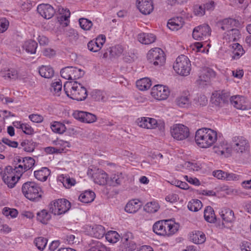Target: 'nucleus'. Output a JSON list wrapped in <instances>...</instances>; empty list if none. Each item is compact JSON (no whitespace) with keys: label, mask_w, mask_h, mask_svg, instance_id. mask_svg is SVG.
Here are the masks:
<instances>
[{"label":"nucleus","mask_w":251,"mask_h":251,"mask_svg":"<svg viewBox=\"0 0 251 251\" xmlns=\"http://www.w3.org/2000/svg\"><path fill=\"white\" fill-rule=\"evenodd\" d=\"M230 101L233 106L237 109L245 110L251 108L250 104L244 97L234 96L231 98Z\"/></svg>","instance_id":"nucleus-18"},{"label":"nucleus","mask_w":251,"mask_h":251,"mask_svg":"<svg viewBox=\"0 0 251 251\" xmlns=\"http://www.w3.org/2000/svg\"><path fill=\"white\" fill-rule=\"evenodd\" d=\"M71 80L76 79L81 77L84 74L83 70L74 67H70Z\"/></svg>","instance_id":"nucleus-48"},{"label":"nucleus","mask_w":251,"mask_h":251,"mask_svg":"<svg viewBox=\"0 0 251 251\" xmlns=\"http://www.w3.org/2000/svg\"><path fill=\"white\" fill-rule=\"evenodd\" d=\"M219 214L225 222L230 223L234 220V213L229 209L223 208L219 212Z\"/></svg>","instance_id":"nucleus-41"},{"label":"nucleus","mask_w":251,"mask_h":251,"mask_svg":"<svg viewBox=\"0 0 251 251\" xmlns=\"http://www.w3.org/2000/svg\"><path fill=\"white\" fill-rule=\"evenodd\" d=\"M51 212L55 215L65 214L71 208V205H50Z\"/></svg>","instance_id":"nucleus-34"},{"label":"nucleus","mask_w":251,"mask_h":251,"mask_svg":"<svg viewBox=\"0 0 251 251\" xmlns=\"http://www.w3.org/2000/svg\"><path fill=\"white\" fill-rule=\"evenodd\" d=\"M15 161L17 162L15 167L16 171L22 175L24 172L31 169L35 164L34 159L31 157L17 156Z\"/></svg>","instance_id":"nucleus-10"},{"label":"nucleus","mask_w":251,"mask_h":251,"mask_svg":"<svg viewBox=\"0 0 251 251\" xmlns=\"http://www.w3.org/2000/svg\"><path fill=\"white\" fill-rule=\"evenodd\" d=\"M34 243L39 250L42 251L46 247L48 240L46 238L39 237L35 239Z\"/></svg>","instance_id":"nucleus-52"},{"label":"nucleus","mask_w":251,"mask_h":251,"mask_svg":"<svg viewBox=\"0 0 251 251\" xmlns=\"http://www.w3.org/2000/svg\"><path fill=\"white\" fill-rule=\"evenodd\" d=\"M38 71L40 75L45 78H50L54 75V71L50 66L42 65L39 68Z\"/></svg>","instance_id":"nucleus-40"},{"label":"nucleus","mask_w":251,"mask_h":251,"mask_svg":"<svg viewBox=\"0 0 251 251\" xmlns=\"http://www.w3.org/2000/svg\"><path fill=\"white\" fill-rule=\"evenodd\" d=\"M190 240L194 243L201 244L203 243L206 240L205 234L200 231H194L189 234Z\"/></svg>","instance_id":"nucleus-32"},{"label":"nucleus","mask_w":251,"mask_h":251,"mask_svg":"<svg viewBox=\"0 0 251 251\" xmlns=\"http://www.w3.org/2000/svg\"><path fill=\"white\" fill-rule=\"evenodd\" d=\"M193 13L198 16H202L205 14V11L203 5L196 4L193 9Z\"/></svg>","instance_id":"nucleus-56"},{"label":"nucleus","mask_w":251,"mask_h":251,"mask_svg":"<svg viewBox=\"0 0 251 251\" xmlns=\"http://www.w3.org/2000/svg\"><path fill=\"white\" fill-rule=\"evenodd\" d=\"M50 127L54 133L62 134L65 132L66 127L64 124L58 121H53L50 124Z\"/></svg>","instance_id":"nucleus-37"},{"label":"nucleus","mask_w":251,"mask_h":251,"mask_svg":"<svg viewBox=\"0 0 251 251\" xmlns=\"http://www.w3.org/2000/svg\"><path fill=\"white\" fill-rule=\"evenodd\" d=\"M62 89V83L60 80L53 82L51 84V91L56 96H59Z\"/></svg>","instance_id":"nucleus-54"},{"label":"nucleus","mask_w":251,"mask_h":251,"mask_svg":"<svg viewBox=\"0 0 251 251\" xmlns=\"http://www.w3.org/2000/svg\"><path fill=\"white\" fill-rule=\"evenodd\" d=\"M23 150L26 152H32L35 147V143L32 140H25L21 143Z\"/></svg>","instance_id":"nucleus-51"},{"label":"nucleus","mask_w":251,"mask_h":251,"mask_svg":"<svg viewBox=\"0 0 251 251\" xmlns=\"http://www.w3.org/2000/svg\"><path fill=\"white\" fill-rule=\"evenodd\" d=\"M171 184L184 190H187L189 188V186L186 182L179 180H173L171 181Z\"/></svg>","instance_id":"nucleus-59"},{"label":"nucleus","mask_w":251,"mask_h":251,"mask_svg":"<svg viewBox=\"0 0 251 251\" xmlns=\"http://www.w3.org/2000/svg\"><path fill=\"white\" fill-rule=\"evenodd\" d=\"M37 46V43L35 41L29 40L24 42L22 48L27 53L33 54L36 53Z\"/></svg>","instance_id":"nucleus-35"},{"label":"nucleus","mask_w":251,"mask_h":251,"mask_svg":"<svg viewBox=\"0 0 251 251\" xmlns=\"http://www.w3.org/2000/svg\"><path fill=\"white\" fill-rule=\"evenodd\" d=\"M50 170L47 167H42L38 170L35 171L34 175L36 179L41 181H45L50 175Z\"/></svg>","instance_id":"nucleus-36"},{"label":"nucleus","mask_w":251,"mask_h":251,"mask_svg":"<svg viewBox=\"0 0 251 251\" xmlns=\"http://www.w3.org/2000/svg\"><path fill=\"white\" fill-rule=\"evenodd\" d=\"M79 24L80 27L84 30H89L93 26L92 22L86 18H80L79 20Z\"/></svg>","instance_id":"nucleus-53"},{"label":"nucleus","mask_w":251,"mask_h":251,"mask_svg":"<svg viewBox=\"0 0 251 251\" xmlns=\"http://www.w3.org/2000/svg\"><path fill=\"white\" fill-rule=\"evenodd\" d=\"M221 135V133L216 130L210 128H201L196 132L195 141L200 148L206 149L212 147Z\"/></svg>","instance_id":"nucleus-1"},{"label":"nucleus","mask_w":251,"mask_h":251,"mask_svg":"<svg viewBox=\"0 0 251 251\" xmlns=\"http://www.w3.org/2000/svg\"><path fill=\"white\" fill-rule=\"evenodd\" d=\"M184 167L190 171H198L201 168V165L195 160H193L185 162Z\"/></svg>","instance_id":"nucleus-49"},{"label":"nucleus","mask_w":251,"mask_h":251,"mask_svg":"<svg viewBox=\"0 0 251 251\" xmlns=\"http://www.w3.org/2000/svg\"><path fill=\"white\" fill-rule=\"evenodd\" d=\"M92 178L94 182L99 185L108 184V175L102 170L97 169L93 173Z\"/></svg>","instance_id":"nucleus-23"},{"label":"nucleus","mask_w":251,"mask_h":251,"mask_svg":"<svg viewBox=\"0 0 251 251\" xmlns=\"http://www.w3.org/2000/svg\"><path fill=\"white\" fill-rule=\"evenodd\" d=\"M105 41V36L102 34L100 35L95 39L88 42V49L91 51L98 52L102 48Z\"/></svg>","instance_id":"nucleus-19"},{"label":"nucleus","mask_w":251,"mask_h":251,"mask_svg":"<svg viewBox=\"0 0 251 251\" xmlns=\"http://www.w3.org/2000/svg\"><path fill=\"white\" fill-rule=\"evenodd\" d=\"M184 178L188 183L194 186H199L201 184L200 181L196 177L184 176Z\"/></svg>","instance_id":"nucleus-62"},{"label":"nucleus","mask_w":251,"mask_h":251,"mask_svg":"<svg viewBox=\"0 0 251 251\" xmlns=\"http://www.w3.org/2000/svg\"><path fill=\"white\" fill-rule=\"evenodd\" d=\"M57 181L63 184L64 187L69 189L76 184V180L75 178L71 177L67 175H59L57 178Z\"/></svg>","instance_id":"nucleus-26"},{"label":"nucleus","mask_w":251,"mask_h":251,"mask_svg":"<svg viewBox=\"0 0 251 251\" xmlns=\"http://www.w3.org/2000/svg\"><path fill=\"white\" fill-rule=\"evenodd\" d=\"M22 192L25 197L33 202H38L41 199L43 192L37 184L33 181L26 182L22 187Z\"/></svg>","instance_id":"nucleus-4"},{"label":"nucleus","mask_w":251,"mask_h":251,"mask_svg":"<svg viewBox=\"0 0 251 251\" xmlns=\"http://www.w3.org/2000/svg\"><path fill=\"white\" fill-rule=\"evenodd\" d=\"M13 125L16 128L22 130L25 134L32 135L34 133L33 128L27 123L15 121Z\"/></svg>","instance_id":"nucleus-31"},{"label":"nucleus","mask_w":251,"mask_h":251,"mask_svg":"<svg viewBox=\"0 0 251 251\" xmlns=\"http://www.w3.org/2000/svg\"><path fill=\"white\" fill-rule=\"evenodd\" d=\"M210 28L207 25H199L193 31V37L196 40H204L210 35Z\"/></svg>","instance_id":"nucleus-15"},{"label":"nucleus","mask_w":251,"mask_h":251,"mask_svg":"<svg viewBox=\"0 0 251 251\" xmlns=\"http://www.w3.org/2000/svg\"><path fill=\"white\" fill-rule=\"evenodd\" d=\"M239 22L235 19L227 18L224 19L221 23V28L225 32L231 30L232 29H237Z\"/></svg>","instance_id":"nucleus-24"},{"label":"nucleus","mask_w":251,"mask_h":251,"mask_svg":"<svg viewBox=\"0 0 251 251\" xmlns=\"http://www.w3.org/2000/svg\"><path fill=\"white\" fill-rule=\"evenodd\" d=\"M51 216L47 210L43 209L37 213V219L41 223L46 225L50 221Z\"/></svg>","instance_id":"nucleus-39"},{"label":"nucleus","mask_w":251,"mask_h":251,"mask_svg":"<svg viewBox=\"0 0 251 251\" xmlns=\"http://www.w3.org/2000/svg\"><path fill=\"white\" fill-rule=\"evenodd\" d=\"M9 21L6 18L0 19V33L4 32L8 28Z\"/></svg>","instance_id":"nucleus-61"},{"label":"nucleus","mask_w":251,"mask_h":251,"mask_svg":"<svg viewBox=\"0 0 251 251\" xmlns=\"http://www.w3.org/2000/svg\"><path fill=\"white\" fill-rule=\"evenodd\" d=\"M89 251H110V249L98 241H93L90 244Z\"/></svg>","instance_id":"nucleus-45"},{"label":"nucleus","mask_w":251,"mask_h":251,"mask_svg":"<svg viewBox=\"0 0 251 251\" xmlns=\"http://www.w3.org/2000/svg\"><path fill=\"white\" fill-rule=\"evenodd\" d=\"M173 68L177 75L180 76H186L190 74L191 63L187 56L180 55L177 57L174 62Z\"/></svg>","instance_id":"nucleus-5"},{"label":"nucleus","mask_w":251,"mask_h":251,"mask_svg":"<svg viewBox=\"0 0 251 251\" xmlns=\"http://www.w3.org/2000/svg\"><path fill=\"white\" fill-rule=\"evenodd\" d=\"M206 97L203 95H200L194 99L195 103L197 105L204 106L207 103Z\"/></svg>","instance_id":"nucleus-57"},{"label":"nucleus","mask_w":251,"mask_h":251,"mask_svg":"<svg viewBox=\"0 0 251 251\" xmlns=\"http://www.w3.org/2000/svg\"><path fill=\"white\" fill-rule=\"evenodd\" d=\"M73 116L76 120L87 124L93 123L97 120L95 115L83 111L75 110L73 112Z\"/></svg>","instance_id":"nucleus-14"},{"label":"nucleus","mask_w":251,"mask_h":251,"mask_svg":"<svg viewBox=\"0 0 251 251\" xmlns=\"http://www.w3.org/2000/svg\"><path fill=\"white\" fill-rule=\"evenodd\" d=\"M22 175L16 171L11 166H7L2 174V178L4 182L9 188H13L20 178Z\"/></svg>","instance_id":"nucleus-7"},{"label":"nucleus","mask_w":251,"mask_h":251,"mask_svg":"<svg viewBox=\"0 0 251 251\" xmlns=\"http://www.w3.org/2000/svg\"><path fill=\"white\" fill-rule=\"evenodd\" d=\"M140 208V205H126L125 210L128 213H134Z\"/></svg>","instance_id":"nucleus-63"},{"label":"nucleus","mask_w":251,"mask_h":251,"mask_svg":"<svg viewBox=\"0 0 251 251\" xmlns=\"http://www.w3.org/2000/svg\"><path fill=\"white\" fill-rule=\"evenodd\" d=\"M136 6L140 12L146 15L150 14L154 9L152 0H137Z\"/></svg>","instance_id":"nucleus-17"},{"label":"nucleus","mask_w":251,"mask_h":251,"mask_svg":"<svg viewBox=\"0 0 251 251\" xmlns=\"http://www.w3.org/2000/svg\"><path fill=\"white\" fill-rule=\"evenodd\" d=\"M232 151L238 154H242L246 152L248 148L247 141L243 137L236 136L232 140Z\"/></svg>","instance_id":"nucleus-13"},{"label":"nucleus","mask_w":251,"mask_h":251,"mask_svg":"<svg viewBox=\"0 0 251 251\" xmlns=\"http://www.w3.org/2000/svg\"><path fill=\"white\" fill-rule=\"evenodd\" d=\"M170 133L172 137L177 141L185 140L190 135L189 128L182 124L173 125L170 128Z\"/></svg>","instance_id":"nucleus-9"},{"label":"nucleus","mask_w":251,"mask_h":251,"mask_svg":"<svg viewBox=\"0 0 251 251\" xmlns=\"http://www.w3.org/2000/svg\"><path fill=\"white\" fill-rule=\"evenodd\" d=\"M59 13L60 14L59 21L63 25L67 26L69 23V18L70 17V12L69 9L64 8H60L58 9Z\"/></svg>","instance_id":"nucleus-38"},{"label":"nucleus","mask_w":251,"mask_h":251,"mask_svg":"<svg viewBox=\"0 0 251 251\" xmlns=\"http://www.w3.org/2000/svg\"><path fill=\"white\" fill-rule=\"evenodd\" d=\"M210 101L211 103L216 106H220L224 102L221 93L219 91H216L213 93Z\"/></svg>","instance_id":"nucleus-47"},{"label":"nucleus","mask_w":251,"mask_h":251,"mask_svg":"<svg viewBox=\"0 0 251 251\" xmlns=\"http://www.w3.org/2000/svg\"><path fill=\"white\" fill-rule=\"evenodd\" d=\"M64 89L67 96L77 101L84 100L87 96L86 88L76 81H67L64 83Z\"/></svg>","instance_id":"nucleus-3"},{"label":"nucleus","mask_w":251,"mask_h":251,"mask_svg":"<svg viewBox=\"0 0 251 251\" xmlns=\"http://www.w3.org/2000/svg\"><path fill=\"white\" fill-rule=\"evenodd\" d=\"M231 58L233 60H238L245 54V50L242 46L238 43H233L230 45Z\"/></svg>","instance_id":"nucleus-25"},{"label":"nucleus","mask_w":251,"mask_h":251,"mask_svg":"<svg viewBox=\"0 0 251 251\" xmlns=\"http://www.w3.org/2000/svg\"><path fill=\"white\" fill-rule=\"evenodd\" d=\"M137 39L142 44L149 45L155 42L156 37L152 33L141 32L138 34Z\"/></svg>","instance_id":"nucleus-30"},{"label":"nucleus","mask_w":251,"mask_h":251,"mask_svg":"<svg viewBox=\"0 0 251 251\" xmlns=\"http://www.w3.org/2000/svg\"><path fill=\"white\" fill-rule=\"evenodd\" d=\"M215 72L212 69H206L202 71L200 75V84H204V82L207 84L210 82L212 78L215 76Z\"/></svg>","instance_id":"nucleus-28"},{"label":"nucleus","mask_w":251,"mask_h":251,"mask_svg":"<svg viewBox=\"0 0 251 251\" xmlns=\"http://www.w3.org/2000/svg\"><path fill=\"white\" fill-rule=\"evenodd\" d=\"M0 75L5 79H15L18 78L24 82H27L30 78V75L27 74H19L18 72L14 69L3 70L0 72Z\"/></svg>","instance_id":"nucleus-12"},{"label":"nucleus","mask_w":251,"mask_h":251,"mask_svg":"<svg viewBox=\"0 0 251 251\" xmlns=\"http://www.w3.org/2000/svg\"><path fill=\"white\" fill-rule=\"evenodd\" d=\"M151 85V81L149 77H144L136 81V86L141 91L149 89Z\"/></svg>","instance_id":"nucleus-42"},{"label":"nucleus","mask_w":251,"mask_h":251,"mask_svg":"<svg viewBox=\"0 0 251 251\" xmlns=\"http://www.w3.org/2000/svg\"><path fill=\"white\" fill-rule=\"evenodd\" d=\"M4 215L8 218H15L18 215V211L16 209L5 207L2 211Z\"/></svg>","instance_id":"nucleus-55"},{"label":"nucleus","mask_w":251,"mask_h":251,"mask_svg":"<svg viewBox=\"0 0 251 251\" xmlns=\"http://www.w3.org/2000/svg\"><path fill=\"white\" fill-rule=\"evenodd\" d=\"M123 177L121 173H117L111 176L110 179H108V185L110 186H116L121 183Z\"/></svg>","instance_id":"nucleus-50"},{"label":"nucleus","mask_w":251,"mask_h":251,"mask_svg":"<svg viewBox=\"0 0 251 251\" xmlns=\"http://www.w3.org/2000/svg\"><path fill=\"white\" fill-rule=\"evenodd\" d=\"M106 240L111 243H116L120 239V236L116 231L110 230L105 234Z\"/></svg>","instance_id":"nucleus-46"},{"label":"nucleus","mask_w":251,"mask_h":251,"mask_svg":"<svg viewBox=\"0 0 251 251\" xmlns=\"http://www.w3.org/2000/svg\"><path fill=\"white\" fill-rule=\"evenodd\" d=\"M240 33L238 29H232L231 30L225 32L223 34V40L226 43L235 42L240 38Z\"/></svg>","instance_id":"nucleus-29"},{"label":"nucleus","mask_w":251,"mask_h":251,"mask_svg":"<svg viewBox=\"0 0 251 251\" xmlns=\"http://www.w3.org/2000/svg\"><path fill=\"white\" fill-rule=\"evenodd\" d=\"M204 219L209 223H214L216 221V217L214 210L210 206H207L204 211Z\"/></svg>","instance_id":"nucleus-44"},{"label":"nucleus","mask_w":251,"mask_h":251,"mask_svg":"<svg viewBox=\"0 0 251 251\" xmlns=\"http://www.w3.org/2000/svg\"><path fill=\"white\" fill-rule=\"evenodd\" d=\"M207 46L209 48L211 46L209 44H208ZM189 49L192 52L195 53L201 52L207 53L209 51V49L206 50H205L203 48V45L201 42H195L191 44L189 46Z\"/></svg>","instance_id":"nucleus-43"},{"label":"nucleus","mask_w":251,"mask_h":251,"mask_svg":"<svg viewBox=\"0 0 251 251\" xmlns=\"http://www.w3.org/2000/svg\"><path fill=\"white\" fill-rule=\"evenodd\" d=\"M88 234L98 239L102 238L105 234V228L101 225H95L87 228Z\"/></svg>","instance_id":"nucleus-21"},{"label":"nucleus","mask_w":251,"mask_h":251,"mask_svg":"<svg viewBox=\"0 0 251 251\" xmlns=\"http://www.w3.org/2000/svg\"><path fill=\"white\" fill-rule=\"evenodd\" d=\"M138 125L139 126L148 129L157 128L160 131L163 132L165 129V123L163 121L149 117H141L138 119Z\"/></svg>","instance_id":"nucleus-8"},{"label":"nucleus","mask_w":251,"mask_h":251,"mask_svg":"<svg viewBox=\"0 0 251 251\" xmlns=\"http://www.w3.org/2000/svg\"><path fill=\"white\" fill-rule=\"evenodd\" d=\"M241 251H251V243L248 241H243L240 245Z\"/></svg>","instance_id":"nucleus-64"},{"label":"nucleus","mask_w":251,"mask_h":251,"mask_svg":"<svg viewBox=\"0 0 251 251\" xmlns=\"http://www.w3.org/2000/svg\"><path fill=\"white\" fill-rule=\"evenodd\" d=\"M95 197V193L93 191L89 190L81 193L78 197V199L81 202L89 203L93 202Z\"/></svg>","instance_id":"nucleus-33"},{"label":"nucleus","mask_w":251,"mask_h":251,"mask_svg":"<svg viewBox=\"0 0 251 251\" xmlns=\"http://www.w3.org/2000/svg\"><path fill=\"white\" fill-rule=\"evenodd\" d=\"M184 23L181 17H177L170 19L167 23V26L172 31H177L183 27Z\"/></svg>","instance_id":"nucleus-27"},{"label":"nucleus","mask_w":251,"mask_h":251,"mask_svg":"<svg viewBox=\"0 0 251 251\" xmlns=\"http://www.w3.org/2000/svg\"><path fill=\"white\" fill-rule=\"evenodd\" d=\"M177 104L180 107H186L190 104V100L187 96H181L177 100Z\"/></svg>","instance_id":"nucleus-58"},{"label":"nucleus","mask_w":251,"mask_h":251,"mask_svg":"<svg viewBox=\"0 0 251 251\" xmlns=\"http://www.w3.org/2000/svg\"><path fill=\"white\" fill-rule=\"evenodd\" d=\"M170 94L169 87L166 85L157 84L151 88V95L156 100L161 101L167 100Z\"/></svg>","instance_id":"nucleus-11"},{"label":"nucleus","mask_w":251,"mask_h":251,"mask_svg":"<svg viewBox=\"0 0 251 251\" xmlns=\"http://www.w3.org/2000/svg\"><path fill=\"white\" fill-rule=\"evenodd\" d=\"M215 153L219 155L225 157L230 156L232 153V147L228 142L225 140H222L213 147Z\"/></svg>","instance_id":"nucleus-16"},{"label":"nucleus","mask_w":251,"mask_h":251,"mask_svg":"<svg viewBox=\"0 0 251 251\" xmlns=\"http://www.w3.org/2000/svg\"><path fill=\"white\" fill-rule=\"evenodd\" d=\"M159 208V205H144L143 209L148 213H154Z\"/></svg>","instance_id":"nucleus-60"},{"label":"nucleus","mask_w":251,"mask_h":251,"mask_svg":"<svg viewBox=\"0 0 251 251\" xmlns=\"http://www.w3.org/2000/svg\"><path fill=\"white\" fill-rule=\"evenodd\" d=\"M37 11L45 19H50L54 14L55 11L52 6L48 4H41L37 7Z\"/></svg>","instance_id":"nucleus-20"},{"label":"nucleus","mask_w":251,"mask_h":251,"mask_svg":"<svg viewBox=\"0 0 251 251\" xmlns=\"http://www.w3.org/2000/svg\"><path fill=\"white\" fill-rule=\"evenodd\" d=\"M52 143L56 147L59 154L66 153L71 147V144L69 141L60 138L53 140Z\"/></svg>","instance_id":"nucleus-22"},{"label":"nucleus","mask_w":251,"mask_h":251,"mask_svg":"<svg viewBox=\"0 0 251 251\" xmlns=\"http://www.w3.org/2000/svg\"><path fill=\"white\" fill-rule=\"evenodd\" d=\"M147 59L151 65L159 68L165 64L166 58L165 52L161 48H153L148 51Z\"/></svg>","instance_id":"nucleus-6"},{"label":"nucleus","mask_w":251,"mask_h":251,"mask_svg":"<svg viewBox=\"0 0 251 251\" xmlns=\"http://www.w3.org/2000/svg\"><path fill=\"white\" fill-rule=\"evenodd\" d=\"M179 227V224L174 220H163L153 225L152 230L157 235L170 237L178 231Z\"/></svg>","instance_id":"nucleus-2"}]
</instances>
